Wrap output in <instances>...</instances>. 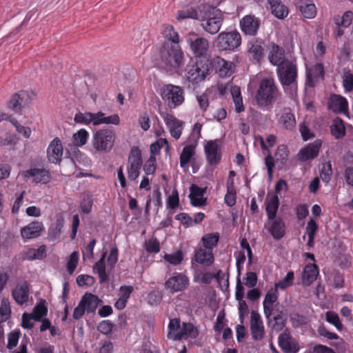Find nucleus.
Wrapping results in <instances>:
<instances>
[{
    "label": "nucleus",
    "mask_w": 353,
    "mask_h": 353,
    "mask_svg": "<svg viewBox=\"0 0 353 353\" xmlns=\"http://www.w3.org/2000/svg\"><path fill=\"white\" fill-rule=\"evenodd\" d=\"M143 166V159L141 151L137 146L132 147L127 164L128 178L131 181H135L139 176L141 168Z\"/></svg>",
    "instance_id": "8"
},
{
    "label": "nucleus",
    "mask_w": 353,
    "mask_h": 353,
    "mask_svg": "<svg viewBox=\"0 0 353 353\" xmlns=\"http://www.w3.org/2000/svg\"><path fill=\"white\" fill-rule=\"evenodd\" d=\"M278 288H271L265 294L263 302L264 314L266 318H270L272 315L274 310V303L278 300Z\"/></svg>",
    "instance_id": "22"
},
{
    "label": "nucleus",
    "mask_w": 353,
    "mask_h": 353,
    "mask_svg": "<svg viewBox=\"0 0 353 353\" xmlns=\"http://www.w3.org/2000/svg\"><path fill=\"white\" fill-rule=\"evenodd\" d=\"M231 94L234 103L235 111L238 113L243 112L245 110V108L243 103V98L240 88L238 86L232 87L231 89Z\"/></svg>",
    "instance_id": "42"
},
{
    "label": "nucleus",
    "mask_w": 353,
    "mask_h": 353,
    "mask_svg": "<svg viewBox=\"0 0 353 353\" xmlns=\"http://www.w3.org/2000/svg\"><path fill=\"white\" fill-rule=\"evenodd\" d=\"M260 145L262 150H267L268 152V154L265 157L264 161L267 168L268 177L270 179H272L274 168V157L269 150V146L265 143L264 139L261 137H260Z\"/></svg>",
    "instance_id": "38"
},
{
    "label": "nucleus",
    "mask_w": 353,
    "mask_h": 353,
    "mask_svg": "<svg viewBox=\"0 0 353 353\" xmlns=\"http://www.w3.org/2000/svg\"><path fill=\"white\" fill-rule=\"evenodd\" d=\"M353 20V12L351 11L345 12L343 16L336 15L334 17V22L336 26H341L344 28L349 27Z\"/></svg>",
    "instance_id": "47"
},
{
    "label": "nucleus",
    "mask_w": 353,
    "mask_h": 353,
    "mask_svg": "<svg viewBox=\"0 0 353 353\" xmlns=\"http://www.w3.org/2000/svg\"><path fill=\"white\" fill-rule=\"evenodd\" d=\"M248 48V52L253 60L259 62L263 59L264 56V48L261 41L253 38L249 41Z\"/></svg>",
    "instance_id": "27"
},
{
    "label": "nucleus",
    "mask_w": 353,
    "mask_h": 353,
    "mask_svg": "<svg viewBox=\"0 0 353 353\" xmlns=\"http://www.w3.org/2000/svg\"><path fill=\"white\" fill-rule=\"evenodd\" d=\"M187 43L194 56L199 59H206L209 50V41L204 37H199L195 33L189 34L187 37Z\"/></svg>",
    "instance_id": "9"
},
{
    "label": "nucleus",
    "mask_w": 353,
    "mask_h": 353,
    "mask_svg": "<svg viewBox=\"0 0 353 353\" xmlns=\"http://www.w3.org/2000/svg\"><path fill=\"white\" fill-rule=\"evenodd\" d=\"M330 132L336 139L343 138L345 135V127L343 121L340 118L335 119L330 127Z\"/></svg>",
    "instance_id": "40"
},
{
    "label": "nucleus",
    "mask_w": 353,
    "mask_h": 353,
    "mask_svg": "<svg viewBox=\"0 0 353 353\" xmlns=\"http://www.w3.org/2000/svg\"><path fill=\"white\" fill-rule=\"evenodd\" d=\"M22 176L26 179H33L36 183L47 184L51 180V174L49 170L39 168L37 167L31 168L24 170L21 173Z\"/></svg>",
    "instance_id": "14"
},
{
    "label": "nucleus",
    "mask_w": 353,
    "mask_h": 353,
    "mask_svg": "<svg viewBox=\"0 0 353 353\" xmlns=\"http://www.w3.org/2000/svg\"><path fill=\"white\" fill-rule=\"evenodd\" d=\"M319 274V268L315 263H309L306 265L302 273V283L303 285H310L316 279Z\"/></svg>",
    "instance_id": "26"
},
{
    "label": "nucleus",
    "mask_w": 353,
    "mask_h": 353,
    "mask_svg": "<svg viewBox=\"0 0 353 353\" xmlns=\"http://www.w3.org/2000/svg\"><path fill=\"white\" fill-rule=\"evenodd\" d=\"M279 345L284 353H297L300 349L299 343L287 332L279 336Z\"/></svg>",
    "instance_id": "21"
},
{
    "label": "nucleus",
    "mask_w": 353,
    "mask_h": 353,
    "mask_svg": "<svg viewBox=\"0 0 353 353\" xmlns=\"http://www.w3.org/2000/svg\"><path fill=\"white\" fill-rule=\"evenodd\" d=\"M272 8V14L278 19H284L288 14V8L281 0H267Z\"/></svg>",
    "instance_id": "39"
},
{
    "label": "nucleus",
    "mask_w": 353,
    "mask_h": 353,
    "mask_svg": "<svg viewBox=\"0 0 353 353\" xmlns=\"http://www.w3.org/2000/svg\"><path fill=\"white\" fill-rule=\"evenodd\" d=\"M329 108L334 112H343L347 110V101L345 98L334 94L330 97Z\"/></svg>",
    "instance_id": "35"
},
{
    "label": "nucleus",
    "mask_w": 353,
    "mask_h": 353,
    "mask_svg": "<svg viewBox=\"0 0 353 353\" xmlns=\"http://www.w3.org/2000/svg\"><path fill=\"white\" fill-rule=\"evenodd\" d=\"M161 67L168 71H176L184 64L183 52L179 45L163 47L160 52Z\"/></svg>",
    "instance_id": "3"
},
{
    "label": "nucleus",
    "mask_w": 353,
    "mask_h": 353,
    "mask_svg": "<svg viewBox=\"0 0 353 353\" xmlns=\"http://www.w3.org/2000/svg\"><path fill=\"white\" fill-rule=\"evenodd\" d=\"M280 123L283 124L285 129L289 130H292L295 127V117L290 109L285 108L284 113L280 118Z\"/></svg>",
    "instance_id": "41"
},
{
    "label": "nucleus",
    "mask_w": 353,
    "mask_h": 353,
    "mask_svg": "<svg viewBox=\"0 0 353 353\" xmlns=\"http://www.w3.org/2000/svg\"><path fill=\"white\" fill-rule=\"evenodd\" d=\"M219 240V234L218 232L208 233L204 235L202 239V243L205 248L212 251V249L217 245Z\"/></svg>",
    "instance_id": "43"
},
{
    "label": "nucleus",
    "mask_w": 353,
    "mask_h": 353,
    "mask_svg": "<svg viewBox=\"0 0 353 353\" xmlns=\"http://www.w3.org/2000/svg\"><path fill=\"white\" fill-rule=\"evenodd\" d=\"M11 315L10 303L8 299H3L0 306V323L8 320Z\"/></svg>",
    "instance_id": "50"
},
{
    "label": "nucleus",
    "mask_w": 353,
    "mask_h": 353,
    "mask_svg": "<svg viewBox=\"0 0 353 353\" xmlns=\"http://www.w3.org/2000/svg\"><path fill=\"white\" fill-rule=\"evenodd\" d=\"M47 313L48 308L46 306V301L41 300L34 306L31 314L33 316V320L35 321H40L43 316L47 315Z\"/></svg>",
    "instance_id": "46"
},
{
    "label": "nucleus",
    "mask_w": 353,
    "mask_h": 353,
    "mask_svg": "<svg viewBox=\"0 0 353 353\" xmlns=\"http://www.w3.org/2000/svg\"><path fill=\"white\" fill-rule=\"evenodd\" d=\"M300 10L303 16L307 19H312L316 14V9L314 3H305L300 7Z\"/></svg>",
    "instance_id": "55"
},
{
    "label": "nucleus",
    "mask_w": 353,
    "mask_h": 353,
    "mask_svg": "<svg viewBox=\"0 0 353 353\" xmlns=\"http://www.w3.org/2000/svg\"><path fill=\"white\" fill-rule=\"evenodd\" d=\"M332 174V165L330 162H327L323 164L320 171V177L325 183H328Z\"/></svg>",
    "instance_id": "57"
},
{
    "label": "nucleus",
    "mask_w": 353,
    "mask_h": 353,
    "mask_svg": "<svg viewBox=\"0 0 353 353\" xmlns=\"http://www.w3.org/2000/svg\"><path fill=\"white\" fill-rule=\"evenodd\" d=\"M199 21H201V26L207 32L211 34H216L223 23V18L219 10L205 4L203 6V12Z\"/></svg>",
    "instance_id": "4"
},
{
    "label": "nucleus",
    "mask_w": 353,
    "mask_h": 353,
    "mask_svg": "<svg viewBox=\"0 0 353 353\" xmlns=\"http://www.w3.org/2000/svg\"><path fill=\"white\" fill-rule=\"evenodd\" d=\"M107 255V252H103L101 254L100 259L95 263L93 267V271L97 273L101 283L108 281V276L105 272V259Z\"/></svg>",
    "instance_id": "37"
},
{
    "label": "nucleus",
    "mask_w": 353,
    "mask_h": 353,
    "mask_svg": "<svg viewBox=\"0 0 353 353\" xmlns=\"http://www.w3.org/2000/svg\"><path fill=\"white\" fill-rule=\"evenodd\" d=\"M324 77V67L322 63H316L307 70L306 77L309 85L314 86V81Z\"/></svg>",
    "instance_id": "32"
},
{
    "label": "nucleus",
    "mask_w": 353,
    "mask_h": 353,
    "mask_svg": "<svg viewBox=\"0 0 353 353\" xmlns=\"http://www.w3.org/2000/svg\"><path fill=\"white\" fill-rule=\"evenodd\" d=\"M210 63L211 70L214 68L220 77H230L234 73L236 65L232 61H228L220 57H215L211 61L210 60Z\"/></svg>",
    "instance_id": "12"
},
{
    "label": "nucleus",
    "mask_w": 353,
    "mask_h": 353,
    "mask_svg": "<svg viewBox=\"0 0 353 353\" xmlns=\"http://www.w3.org/2000/svg\"><path fill=\"white\" fill-rule=\"evenodd\" d=\"M281 93L272 78H265L261 81L255 95L256 103L260 107H266L278 99Z\"/></svg>",
    "instance_id": "2"
},
{
    "label": "nucleus",
    "mask_w": 353,
    "mask_h": 353,
    "mask_svg": "<svg viewBox=\"0 0 353 353\" xmlns=\"http://www.w3.org/2000/svg\"><path fill=\"white\" fill-rule=\"evenodd\" d=\"M211 72V64L208 59H196L193 63L186 65L184 83L188 89L198 88Z\"/></svg>",
    "instance_id": "1"
},
{
    "label": "nucleus",
    "mask_w": 353,
    "mask_h": 353,
    "mask_svg": "<svg viewBox=\"0 0 353 353\" xmlns=\"http://www.w3.org/2000/svg\"><path fill=\"white\" fill-rule=\"evenodd\" d=\"M321 145L322 141L321 139H316L314 142L308 143L299 150L297 154L299 160L305 162L314 159L319 155Z\"/></svg>",
    "instance_id": "18"
},
{
    "label": "nucleus",
    "mask_w": 353,
    "mask_h": 353,
    "mask_svg": "<svg viewBox=\"0 0 353 353\" xmlns=\"http://www.w3.org/2000/svg\"><path fill=\"white\" fill-rule=\"evenodd\" d=\"M81 301L88 313L94 312L101 302L97 296L88 292L82 296Z\"/></svg>",
    "instance_id": "30"
},
{
    "label": "nucleus",
    "mask_w": 353,
    "mask_h": 353,
    "mask_svg": "<svg viewBox=\"0 0 353 353\" xmlns=\"http://www.w3.org/2000/svg\"><path fill=\"white\" fill-rule=\"evenodd\" d=\"M196 101L199 103L201 110L204 112L209 107V97L206 93L197 94L196 95Z\"/></svg>",
    "instance_id": "63"
},
{
    "label": "nucleus",
    "mask_w": 353,
    "mask_h": 353,
    "mask_svg": "<svg viewBox=\"0 0 353 353\" xmlns=\"http://www.w3.org/2000/svg\"><path fill=\"white\" fill-rule=\"evenodd\" d=\"M199 336V330L191 323H183L179 330V335L176 336L177 341L188 338L196 339Z\"/></svg>",
    "instance_id": "28"
},
{
    "label": "nucleus",
    "mask_w": 353,
    "mask_h": 353,
    "mask_svg": "<svg viewBox=\"0 0 353 353\" xmlns=\"http://www.w3.org/2000/svg\"><path fill=\"white\" fill-rule=\"evenodd\" d=\"M268 232L275 240H280L285 234V225L281 219L271 220Z\"/></svg>",
    "instance_id": "29"
},
{
    "label": "nucleus",
    "mask_w": 353,
    "mask_h": 353,
    "mask_svg": "<svg viewBox=\"0 0 353 353\" xmlns=\"http://www.w3.org/2000/svg\"><path fill=\"white\" fill-rule=\"evenodd\" d=\"M89 133L84 128L78 130L73 134L74 142L78 146L84 145L87 143Z\"/></svg>",
    "instance_id": "51"
},
{
    "label": "nucleus",
    "mask_w": 353,
    "mask_h": 353,
    "mask_svg": "<svg viewBox=\"0 0 353 353\" xmlns=\"http://www.w3.org/2000/svg\"><path fill=\"white\" fill-rule=\"evenodd\" d=\"M146 175L152 174L156 170V158L150 155L145 164L142 166Z\"/></svg>",
    "instance_id": "60"
},
{
    "label": "nucleus",
    "mask_w": 353,
    "mask_h": 353,
    "mask_svg": "<svg viewBox=\"0 0 353 353\" xmlns=\"http://www.w3.org/2000/svg\"><path fill=\"white\" fill-rule=\"evenodd\" d=\"M29 98V94L24 90H20L14 93L8 102V107L15 112H19L24 101Z\"/></svg>",
    "instance_id": "23"
},
{
    "label": "nucleus",
    "mask_w": 353,
    "mask_h": 353,
    "mask_svg": "<svg viewBox=\"0 0 353 353\" xmlns=\"http://www.w3.org/2000/svg\"><path fill=\"white\" fill-rule=\"evenodd\" d=\"M45 230L42 222L33 221L21 229L20 233L24 241L39 237Z\"/></svg>",
    "instance_id": "17"
},
{
    "label": "nucleus",
    "mask_w": 353,
    "mask_h": 353,
    "mask_svg": "<svg viewBox=\"0 0 353 353\" xmlns=\"http://www.w3.org/2000/svg\"><path fill=\"white\" fill-rule=\"evenodd\" d=\"M171 136L179 139L182 134L183 122L176 119L174 115L168 112H160Z\"/></svg>",
    "instance_id": "13"
},
{
    "label": "nucleus",
    "mask_w": 353,
    "mask_h": 353,
    "mask_svg": "<svg viewBox=\"0 0 353 353\" xmlns=\"http://www.w3.org/2000/svg\"><path fill=\"white\" fill-rule=\"evenodd\" d=\"M196 144L185 145L180 154V166L185 169L188 168V164L192 157L195 154Z\"/></svg>",
    "instance_id": "36"
},
{
    "label": "nucleus",
    "mask_w": 353,
    "mask_h": 353,
    "mask_svg": "<svg viewBox=\"0 0 353 353\" xmlns=\"http://www.w3.org/2000/svg\"><path fill=\"white\" fill-rule=\"evenodd\" d=\"M207 161L210 165L219 163L221 159V147L217 139L207 141L204 146Z\"/></svg>",
    "instance_id": "15"
},
{
    "label": "nucleus",
    "mask_w": 353,
    "mask_h": 353,
    "mask_svg": "<svg viewBox=\"0 0 353 353\" xmlns=\"http://www.w3.org/2000/svg\"><path fill=\"white\" fill-rule=\"evenodd\" d=\"M181 321L179 319L174 318L170 320L168 329V338L173 341H177L176 336L179 335V330L181 329Z\"/></svg>",
    "instance_id": "45"
},
{
    "label": "nucleus",
    "mask_w": 353,
    "mask_h": 353,
    "mask_svg": "<svg viewBox=\"0 0 353 353\" xmlns=\"http://www.w3.org/2000/svg\"><path fill=\"white\" fill-rule=\"evenodd\" d=\"M92 112H78L74 115V121L77 123H81L85 125H88L91 123Z\"/></svg>",
    "instance_id": "59"
},
{
    "label": "nucleus",
    "mask_w": 353,
    "mask_h": 353,
    "mask_svg": "<svg viewBox=\"0 0 353 353\" xmlns=\"http://www.w3.org/2000/svg\"><path fill=\"white\" fill-rule=\"evenodd\" d=\"M273 320L275 323L274 327L282 329L285 326L286 321V314L283 310H279V307H274L272 312Z\"/></svg>",
    "instance_id": "49"
},
{
    "label": "nucleus",
    "mask_w": 353,
    "mask_h": 353,
    "mask_svg": "<svg viewBox=\"0 0 353 353\" xmlns=\"http://www.w3.org/2000/svg\"><path fill=\"white\" fill-rule=\"evenodd\" d=\"M161 97L170 108L174 109L185 101V92L183 88L173 84H166L161 89Z\"/></svg>",
    "instance_id": "7"
},
{
    "label": "nucleus",
    "mask_w": 353,
    "mask_h": 353,
    "mask_svg": "<svg viewBox=\"0 0 353 353\" xmlns=\"http://www.w3.org/2000/svg\"><path fill=\"white\" fill-rule=\"evenodd\" d=\"M290 321L294 327H299L307 323L306 317L297 313L292 314L290 316Z\"/></svg>",
    "instance_id": "64"
},
{
    "label": "nucleus",
    "mask_w": 353,
    "mask_h": 353,
    "mask_svg": "<svg viewBox=\"0 0 353 353\" xmlns=\"http://www.w3.org/2000/svg\"><path fill=\"white\" fill-rule=\"evenodd\" d=\"M145 250L149 253H158L160 251V243L157 238L148 239L145 243Z\"/></svg>",
    "instance_id": "58"
},
{
    "label": "nucleus",
    "mask_w": 353,
    "mask_h": 353,
    "mask_svg": "<svg viewBox=\"0 0 353 353\" xmlns=\"http://www.w3.org/2000/svg\"><path fill=\"white\" fill-rule=\"evenodd\" d=\"M325 320L330 324L334 325L339 331H341L343 328L339 315L334 312L328 311L325 313Z\"/></svg>",
    "instance_id": "53"
},
{
    "label": "nucleus",
    "mask_w": 353,
    "mask_h": 353,
    "mask_svg": "<svg viewBox=\"0 0 353 353\" xmlns=\"http://www.w3.org/2000/svg\"><path fill=\"white\" fill-rule=\"evenodd\" d=\"M14 300L20 305L26 303L28 300L29 287L26 283L17 286L12 292Z\"/></svg>",
    "instance_id": "31"
},
{
    "label": "nucleus",
    "mask_w": 353,
    "mask_h": 353,
    "mask_svg": "<svg viewBox=\"0 0 353 353\" xmlns=\"http://www.w3.org/2000/svg\"><path fill=\"white\" fill-rule=\"evenodd\" d=\"M188 277L181 272H174L164 283L165 289L174 294L185 290L189 285Z\"/></svg>",
    "instance_id": "11"
},
{
    "label": "nucleus",
    "mask_w": 353,
    "mask_h": 353,
    "mask_svg": "<svg viewBox=\"0 0 353 353\" xmlns=\"http://www.w3.org/2000/svg\"><path fill=\"white\" fill-rule=\"evenodd\" d=\"M116 139L114 130L110 128H103L93 132L92 145L96 151L109 152L113 148Z\"/></svg>",
    "instance_id": "5"
},
{
    "label": "nucleus",
    "mask_w": 353,
    "mask_h": 353,
    "mask_svg": "<svg viewBox=\"0 0 353 353\" xmlns=\"http://www.w3.org/2000/svg\"><path fill=\"white\" fill-rule=\"evenodd\" d=\"M277 75L284 88L297 86V67L296 61L287 60L277 68Z\"/></svg>",
    "instance_id": "6"
},
{
    "label": "nucleus",
    "mask_w": 353,
    "mask_h": 353,
    "mask_svg": "<svg viewBox=\"0 0 353 353\" xmlns=\"http://www.w3.org/2000/svg\"><path fill=\"white\" fill-rule=\"evenodd\" d=\"M79 262V254L77 252H73L70 255L66 264L67 272L69 274H72L77 267Z\"/></svg>",
    "instance_id": "56"
},
{
    "label": "nucleus",
    "mask_w": 353,
    "mask_h": 353,
    "mask_svg": "<svg viewBox=\"0 0 353 353\" xmlns=\"http://www.w3.org/2000/svg\"><path fill=\"white\" fill-rule=\"evenodd\" d=\"M294 279V273L293 271H289L284 279L275 283L276 288L285 290L293 285Z\"/></svg>",
    "instance_id": "52"
},
{
    "label": "nucleus",
    "mask_w": 353,
    "mask_h": 353,
    "mask_svg": "<svg viewBox=\"0 0 353 353\" xmlns=\"http://www.w3.org/2000/svg\"><path fill=\"white\" fill-rule=\"evenodd\" d=\"M289 154V150L285 145H279L274 154V162L276 161L281 165H285L288 159Z\"/></svg>",
    "instance_id": "44"
},
{
    "label": "nucleus",
    "mask_w": 353,
    "mask_h": 353,
    "mask_svg": "<svg viewBox=\"0 0 353 353\" xmlns=\"http://www.w3.org/2000/svg\"><path fill=\"white\" fill-rule=\"evenodd\" d=\"M161 33L165 39H167L168 40L172 41L175 44L179 43V34L174 30V27L172 26L169 24L163 25L162 27Z\"/></svg>",
    "instance_id": "48"
},
{
    "label": "nucleus",
    "mask_w": 353,
    "mask_h": 353,
    "mask_svg": "<svg viewBox=\"0 0 353 353\" xmlns=\"http://www.w3.org/2000/svg\"><path fill=\"white\" fill-rule=\"evenodd\" d=\"M250 332L254 341H261L264 338L263 323L260 314L255 311L251 312Z\"/></svg>",
    "instance_id": "20"
},
{
    "label": "nucleus",
    "mask_w": 353,
    "mask_h": 353,
    "mask_svg": "<svg viewBox=\"0 0 353 353\" xmlns=\"http://www.w3.org/2000/svg\"><path fill=\"white\" fill-rule=\"evenodd\" d=\"M260 19L254 15L248 14L244 16L239 22L240 28L245 35L254 37L256 35L259 27Z\"/></svg>",
    "instance_id": "16"
},
{
    "label": "nucleus",
    "mask_w": 353,
    "mask_h": 353,
    "mask_svg": "<svg viewBox=\"0 0 353 353\" xmlns=\"http://www.w3.org/2000/svg\"><path fill=\"white\" fill-rule=\"evenodd\" d=\"M204 4L200 5L198 6V9H195L192 7L186 8L183 10H179L177 13L176 18L178 19H193L199 20L201 17L203 12V6Z\"/></svg>",
    "instance_id": "34"
},
{
    "label": "nucleus",
    "mask_w": 353,
    "mask_h": 353,
    "mask_svg": "<svg viewBox=\"0 0 353 353\" xmlns=\"http://www.w3.org/2000/svg\"><path fill=\"white\" fill-rule=\"evenodd\" d=\"M194 260L199 264L209 266L214 261L212 251L206 248H199L195 251Z\"/></svg>",
    "instance_id": "33"
},
{
    "label": "nucleus",
    "mask_w": 353,
    "mask_h": 353,
    "mask_svg": "<svg viewBox=\"0 0 353 353\" xmlns=\"http://www.w3.org/2000/svg\"><path fill=\"white\" fill-rule=\"evenodd\" d=\"M164 259L169 263L176 265L181 263L183 259V254L181 250H177L172 254H165Z\"/></svg>",
    "instance_id": "54"
},
{
    "label": "nucleus",
    "mask_w": 353,
    "mask_h": 353,
    "mask_svg": "<svg viewBox=\"0 0 353 353\" xmlns=\"http://www.w3.org/2000/svg\"><path fill=\"white\" fill-rule=\"evenodd\" d=\"M343 85L346 92H351L353 90V74L350 72V70L344 72Z\"/></svg>",
    "instance_id": "61"
},
{
    "label": "nucleus",
    "mask_w": 353,
    "mask_h": 353,
    "mask_svg": "<svg viewBox=\"0 0 353 353\" xmlns=\"http://www.w3.org/2000/svg\"><path fill=\"white\" fill-rule=\"evenodd\" d=\"M268 59L270 62L277 68L288 59H285V51L282 47L273 44L269 51Z\"/></svg>",
    "instance_id": "25"
},
{
    "label": "nucleus",
    "mask_w": 353,
    "mask_h": 353,
    "mask_svg": "<svg viewBox=\"0 0 353 353\" xmlns=\"http://www.w3.org/2000/svg\"><path fill=\"white\" fill-rule=\"evenodd\" d=\"M265 204L268 220H274L276 216L280 204L279 196L276 194H268Z\"/></svg>",
    "instance_id": "24"
},
{
    "label": "nucleus",
    "mask_w": 353,
    "mask_h": 353,
    "mask_svg": "<svg viewBox=\"0 0 353 353\" xmlns=\"http://www.w3.org/2000/svg\"><path fill=\"white\" fill-rule=\"evenodd\" d=\"M241 43V36L236 31L222 32L216 39V47L221 50H234Z\"/></svg>",
    "instance_id": "10"
},
{
    "label": "nucleus",
    "mask_w": 353,
    "mask_h": 353,
    "mask_svg": "<svg viewBox=\"0 0 353 353\" xmlns=\"http://www.w3.org/2000/svg\"><path fill=\"white\" fill-rule=\"evenodd\" d=\"M175 219L180 221L185 228L193 226V219L187 213L181 212L175 216Z\"/></svg>",
    "instance_id": "62"
},
{
    "label": "nucleus",
    "mask_w": 353,
    "mask_h": 353,
    "mask_svg": "<svg viewBox=\"0 0 353 353\" xmlns=\"http://www.w3.org/2000/svg\"><path fill=\"white\" fill-rule=\"evenodd\" d=\"M47 158L50 163L58 164L61 161L63 148L61 140L56 137L49 144L47 148Z\"/></svg>",
    "instance_id": "19"
}]
</instances>
